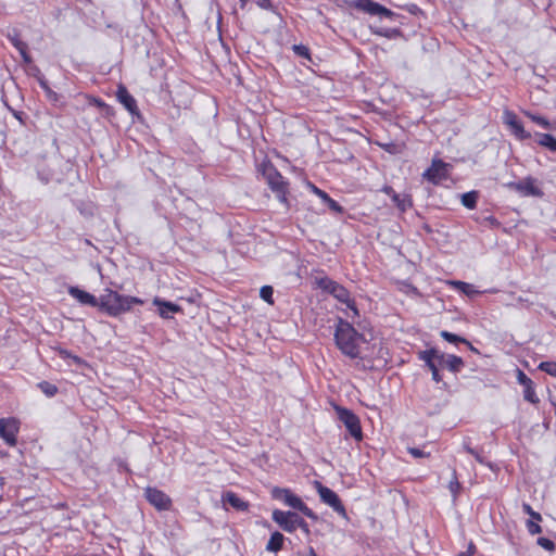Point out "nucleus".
Segmentation results:
<instances>
[{"instance_id": "7ed1b4c3", "label": "nucleus", "mask_w": 556, "mask_h": 556, "mask_svg": "<svg viewBox=\"0 0 556 556\" xmlns=\"http://www.w3.org/2000/svg\"><path fill=\"white\" fill-rule=\"evenodd\" d=\"M318 288L323 291L331 294L334 299L340 301L341 303L346 304L348 308H350L354 315H358V309L356 307L355 301L351 299L350 291L339 282L328 278L321 277L316 280Z\"/></svg>"}, {"instance_id": "aec40b11", "label": "nucleus", "mask_w": 556, "mask_h": 556, "mask_svg": "<svg viewBox=\"0 0 556 556\" xmlns=\"http://www.w3.org/2000/svg\"><path fill=\"white\" fill-rule=\"evenodd\" d=\"M353 5L369 15H377L379 3L372 0H355Z\"/></svg>"}, {"instance_id": "09e8293b", "label": "nucleus", "mask_w": 556, "mask_h": 556, "mask_svg": "<svg viewBox=\"0 0 556 556\" xmlns=\"http://www.w3.org/2000/svg\"><path fill=\"white\" fill-rule=\"evenodd\" d=\"M256 4H257V7H260L261 9H264V10L273 9V3L270 0H256Z\"/></svg>"}, {"instance_id": "cd10ccee", "label": "nucleus", "mask_w": 556, "mask_h": 556, "mask_svg": "<svg viewBox=\"0 0 556 556\" xmlns=\"http://www.w3.org/2000/svg\"><path fill=\"white\" fill-rule=\"evenodd\" d=\"M439 352L440 351L435 349L426 350L419 353V358L424 361L427 366H430L437 362Z\"/></svg>"}, {"instance_id": "603ef678", "label": "nucleus", "mask_w": 556, "mask_h": 556, "mask_svg": "<svg viewBox=\"0 0 556 556\" xmlns=\"http://www.w3.org/2000/svg\"><path fill=\"white\" fill-rule=\"evenodd\" d=\"M239 1L241 2V7L243 8L248 3L249 0H239Z\"/></svg>"}, {"instance_id": "f257e3e1", "label": "nucleus", "mask_w": 556, "mask_h": 556, "mask_svg": "<svg viewBox=\"0 0 556 556\" xmlns=\"http://www.w3.org/2000/svg\"><path fill=\"white\" fill-rule=\"evenodd\" d=\"M365 341L364 336L359 333L349 321L339 318L334 330V342L337 348L345 356L354 359L361 354L359 343Z\"/></svg>"}, {"instance_id": "c85d7f7f", "label": "nucleus", "mask_w": 556, "mask_h": 556, "mask_svg": "<svg viewBox=\"0 0 556 556\" xmlns=\"http://www.w3.org/2000/svg\"><path fill=\"white\" fill-rule=\"evenodd\" d=\"M38 388L40 391L46 394L48 397H52L58 393V388L55 384L49 381H41L38 383Z\"/></svg>"}, {"instance_id": "bb28decb", "label": "nucleus", "mask_w": 556, "mask_h": 556, "mask_svg": "<svg viewBox=\"0 0 556 556\" xmlns=\"http://www.w3.org/2000/svg\"><path fill=\"white\" fill-rule=\"evenodd\" d=\"M392 201L401 212H405L408 207L412 206V200L408 197H402L399 193L393 194Z\"/></svg>"}, {"instance_id": "e433bc0d", "label": "nucleus", "mask_w": 556, "mask_h": 556, "mask_svg": "<svg viewBox=\"0 0 556 556\" xmlns=\"http://www.w3.org/2000/svg\"><path fill=\"white\" fill-rule=\"evenodd\" d=\"M464 448L466 450L467 453L472 455L480 464H486L485 458L481 455L480 452H478L477 450L470 447L467 444L464 445Z\"/></svg>"}, {"instance_id": "423d86ee", "label": "nucleus", "mask_w": 556, "mask_h": 556, "mask_svg": "<svg viewBox=\"0 0 556 556\" xmlns=\"http://www.w3.org/2000/svg\"><path fill=\"white\" fill-rule=\"evenodd\" d=\"M337 414L339 420L345 426L350 435L353 437L356 441H362L363 431L359 418L352 410L343 407H337Z\"/></svg>"}, {"instance_id": "6e6552de", "label": "nucleus", "mask_w": 556, "mask_h": 556, "mask_svg": "<svg viewBox=\"0 0 556 556\" xmlns=\"http://www.w3.org/2000/svg\"><path fill=\"white\" fill-rule=\"evenodd\" d=\"M315 484L320 500L325 504L329 505L334 511L345 517L346 511L338 494L331 489L323 485L320 482H316Z\"/></svg>"}, {"instance_id": "ea45409f", "label": "nucleus", "mask_w": 556, "mask_h": 556, "mask_svg": "<svg viewBox=\"0 0 556 556\" xmlns=\"http://www.w3.org/2000/svg\"><path fill=\"white\" fill-rule=\"evenodd\" d=\"M293 51L299 56H303V58H308L309 56V49L306 46H304V45H294L293 46Z\"/></svg>"}, {"instance_id": "412c9836", "label": "nucleus", "mask_w": 556, "mask_h": 556, "mask_svg": "<svg viewBox=\"0 0 556 556\" xmlns=\"http://www.w3.org/2000/svg\"><path fill=\"white\" fill-rule=\"evenodd\" d=\"M285 536L282 533L276 531L270 535L269 541L266 544V551L277 553L282 549Z\"/></svg>"}, {"instance_id": "0eeeda50", "label": "nucleus", "mask_w": 556, "mask_h": 556, "mask_svg": "<svg viewBox=\"0 0 556 556\" xmlns=\"http://www.w3.org/2000/svg\"><path fill=\"white\" fill-rule=\"evenodd\" d=\"M536 180L532 177H526L519 181H511L507 184V187L511 190L517 191L522 197H543V191L535 185Z\"/></svg>"}, {"instance_id": "c03bdc74", "label": "nucleus", "mask_w": 556, "mask_h": 556, "mask_svg": "<svg viewBox=\"0 0 556 556\" xmlns=\"http://www.w3.org/2000/svg\"><path fill=\"white\" fill-rule=\"evenodd\" d=\"M18 52H20L24 63L30 64L33 62V58L28 53V48H24L23 50H18Z\"/></svg>"}, {"instance_id": "1a4fd4ad", "label": "nucleus", "mask_w": 556, "mask_h": 556, "mask_svg": "<svg viewBox=\"0 0 556 556\" xmlns=\"http://www.w3.org/2000/svg\"><path fill=\"white\" fill-rule=\"evenodd\" d=\"M147 501L154 506L157 510H169L172 507L170 497L156 488L148 486L144 490Z\"/></svg>"}, {"instance_id": "37998d69", "label": "nucleus", "mask_w": 556, "mask_h": 556, "mask_svg": "<svg viewBox=\"0 0 556 556\" xmlns=\"http://www.w3.org/2000/svg\"><path fill=\"white\" fill-rule=\"evenodd\" d=\"M377 15H380V16H384V17H388V18H391L393 17L395 14L394 12H392L391 10H389L388 8L379 4V8H378V11H377Z\"/></svg>"}, {"instance_id": "393cba45", "label": "nucleus", "mask_w": 556, "mask_h": 556, "mask_svg": "<svg viewBox=\"0 0 556 556\" xmlns=\"http://www.w3.org/2000/svg\"><path fill=\"white\" fill-rule=\"evenodd\" d=\"M477 200H478L477 191L466 192L462 195V204L469 210L476 208Z\"/></svg>"}, {"instance_id": "4be33fe9", "label": "nucleus", "mask_w": 556, "mask_h": 556, "mask_svg": "<svg viewBox=\"0 0 556 556\" xmlns=\"http://www.w3.org/2000/svg\"><path fill=\"white\" fill-rule=\"evenodd\" d=\"M7 38L17 51L23 50L24 48H28L27 43L21 40V33L16 28L9 29L7 31Z\"/></svg>"}, {"instance_id": "4c0bfd02", "label": "nucleus", "mask_w": 556, "mask_h": 556, "mask_svg": "<svg viewBox=\"0 0 556 556\" xmlns=\"http://www.w3.org/2000/svg\"><path fill=\"white\" fill-rule=\"evenodd\" d=\"M407 452L415 458L429 457L430 453L418 447H407Z\"/></svg>"}, {"instance_id": "58836bf2", "label": "nucleus", "mask_w": 556, "mask_h": 556, "mask_svg": "<svg viewBox=\"0 0 556 556\" xmlns=\"http://www.w3.org/2000/svg\"><path fill=\"white\" fill-rule=\"evenodd\" d=\"M324 203H326L332 212H336L339 214L343 213V207L337 201H334L332 198L329 197Z\"/></svg>"}, {"instance_id": "f03ea898", "label": "nucleus", "mask_w": 556, "mask_h": 556, "mask_svg": "<svg viewBox=\"0 0 556 556\" xmlns=\"http://www.w3.org/2000/svg\"><path fill=\"white\" fill-rule=\"evenodd\" d=\"M143 300L137 296L123 295L111 289H105L98 299V307L109 316H119L131 309L132 305H142Z\"/></svg>"}, {"instance_id": "b1692460", "label": "nucleus", "mask_w": 556, "mask_h": 556, "mask_svg": "<svg viewBox=\"0 0 556 556\" xmlns=\"http://www.w3.org/2000/svg\"><path fill=\"white\" fill-rule=\"evenodd\" d=\"M538 143L556 152V138L549 134H539Z\"/></svg>"}, {"instance_id": "a878e982", "label": "nucleus", "mask_w": 556, "mask_h": 556, "mask_svg": "<svg viewBox=\"0 0 556 556\" xmlns=\"http://www.w3.org/2000/svg\"><path fill=\"white\" fill-rule=\"evenodd\" d=\"M452 285L458 289L460 292H463L464 294L468 295V296H473L476 294L479 293V291H477L473 287V285L471 283H467V282H464V281H452Z\"/></svg>"}, {"instance_id": "a19ab883", "label": "nucleus", "mask_w": 556, "mask_h": 556, "mask_svg": "<svg viewBox=\"0 0 556 556\" xmlns=\"http://www.w3.org/2000/svg\"><path fill=\"white\" fill-rule=\"evenodd\" d=\"M538 544L546 551H553L555 548V543L547 538H539Z\"/></svg>"}, {"instance_id": "4468645a", "label": "nucleus", "mask_w": 556, "mask_h": 556, "mask_svg": "<svg viewBox=\"0 0 556 556\" xmlns=\"http://www.w3.org/2000/svg\"><path fill=\"white\" fill-rule=\"evenodd\" d=\"M437 362L440 367L447 368L450 371L455 374L459 372L464 367L463 358L453 354L439 352Z\"/></svg>"}, {"instance_id": "9b49d317", "label": "nucleus", "mask_w": 556, "mask_h": 556, "mask_svg": "<svg viewBox=\"0 0 556 556\" xmlns=\"http://www.w3.org/2000/svg\"><path fill=\"white\" fill-rule=\"evenodd\" d=\"M447 164L442 160H433L431 166L422 174L424 178L433 185H439L448 176Z\"/></svg>"}, {"instance_id": "dca6fc26", "label": "nucleus", "mask_w": 556, "mask_h": 556, "mask_svg": "<svg viewBox=\"0 0 556 556\" xmlns=\"http://www.w3.org/2000/svg\"><path fill=\"white\" fill-rule=\"evenodd\" d=\"M116 97L129 113H138L137 102L124 85L117 87Z\"/></svg>"}, {"instance_id": "473e14b6", "label": "nucleus", "mask_w": 556, "mask_h": 556, "mask_svg": "<svg viewBox=\"0 0 556 556\" xmlns=\"http://www.w3.org/2000/svg\"><path fill=\"white\" fill-rule=\"evenodd\" d=\"M448 489H450V491H451V493L453 494L454 497H456L457 494L459 493L460 483L458 482L455 469L453 470V478H452V480L448 483Z\"/></svg>"}, {"instance_id": "5701e85b", "label": "nucleus", "mask_w": 556, "mask_h": 556, "mask_svg": "<svg viewBox=\"0 0 556 556\" xmlns=\"http://www.w3.org/2000/svg\"><path fill=\"white\" fill-rule=\"evenodd\" d=\"M440 336L450 343H465L470 348V350L477 352V349H475L472 344L463 337H459L446 330L441 331Z\"/></svg>"}, {"instance_id": "9d476101", "label": "nucleus", "mask_w": 556, "mask_h": 556, "mask_svg": "<svg viewBox=\"0 0 556 556\" xmlns=\"http://www.w3.org/2000/svg\"><path fill=\"white\" fill-rule=\"evenodd\" d=\"M271 518L283 531L293 533L299 515L294 511L275 509L271 514Z\"/></svg>"}, {"instance_id": "79ce46f5", "label": "nucleus", "mask_w": 556, "mask_h": 556, "mask_svg": "<svg viewBox=\"0 0 556 556\" xmlns=\"http://www.w3.org/2000/svg\"><path fill=\"white\" fill-rule=\"evenodd\" d=\"M429 369L431 370V374H432V379L435 381V382H440L442 380V377L439 372V364L438 362L431 364L430 366H428Z\"/></svg>"}, {"instance_id": "2f4dec72", "label": "nucleus", "mask_w": 556, "mask_h": 556, "mask_svg": "<svg viewBox=\"0 0 556 556\" xmlns=\"http://www.w3.org/2000/svg\"><path fill=\"white\" fill-rule=\"evenodd\" d=\"M273 293L274 289L270 286H264L260 290V296L269 304L274 303Z\"/></svg>"}, {"instance_id": "72a5a7b5", "label": "nucleus", "mask_w": 556, "mask_h": 556, "mask_svg": "<svg viewBox=\"0 0 556 556\" xmlns=\"http://www.w3.org/2000/svg\"><path fill=\"white\" fill-rule=\"evenodd\" d=\"M38 81H39V85L40 87L46 91L48 98L52 99V100H56L58 98V94L56 92H54L48 85V81L45 79V77H39L38 78Z\"/></svg>"}, {"instance_id": "f8f14e48", "label": "nucleus", "mask_w": 556, "mask_h": 556, "mask_svg": "<svg viewBox=\"0 0 556 556\" xmlns=\"http://www.w3.org/2000/svg\"><path fill=\"white\" fill-rule=\"evenodd\" d=\"M18 432V422L14 418L0 419V437L10 446L16 444V434Z\"/></svg>"}, {"instance_id": "7c9ffc66", "label": "nucleus", "mask_w": 556, "mask_h": 556, "mask_svg": "<svg viewBox=\"0 0 556 556\" xmlns=\"http://www.w3.org/2000/svg\"><path fill=\"white\" fill-rule=\"evenodd\" d=\"M538 368L552 377H556V362H541Z\"/></svg>"}, {"instance_id": "f704fd0d", "label": "nucleus", "mask_w": 556, "mask_h": 556, "mask_svg": "<svg viewBox=\"0 0 556 556\" xmlns=\"http://www.w3.org/2000/svg\"><path fill=\"white\" fill-rule=\"evenodd\" d=\"M527 529H528L529 533L532 534V535L539 534V533L542 532V528L539 525V521H535V520H532V519H529L527 521Z\"/></svg>"}, {"instance_id": "6ab92c4d", "label": "nucleus", "mask_w": 556, "mask_h": 556, "mask_svg": "<svg viewBox=\"0 0 556 556\" xmlns=\"http://www.w3.org/2000/svg\"><path fill=\"white\" fill-rule=\"evenodd\" d=\"M223 503L230 505L232 508L239 511H245L249 508L248 502L243 501L231 491H228L223 495Z\"/></svg>"}, {"instance_id": "39448f33", "label": "nucleus", "mask_w": 556, "mask_h": 556, "mask_svg": "<svg viewBox=\"0 0 556 556\" xmlns=\"http://www.w3.org/2000/svg\"><path fill=\"white\" fill-rule=\"evenodd\" d=\"M260 170L271 191H283L285 186H289L288 181L278 172L274 164L269 161H265L261 164Z\"/></svg>"}, {"instance_id": "2eb2a0df", "label": "nucleus", "mask_w": 556, "mask_h": 556, "mask_svg": "<svg viewBox=\"0 0 556 556\" xmlns=\"http://www.w3.org/2000/svg\"><path fill=\"white\" fill-rule=\"evenodd\" d=\"M517 380L523 387L525 400L532 404L539 403L532 380L521 370H518Z\"/></svg>"}, {"instance_id": "ddd939ff", "label": "nucleus", "mask_w": 556, "mask_h": 556, "mask_svg": "<svg viewBox=\"0 0 556 556\" xmlns=\"http://www.w3.org/2000/svg\"><path fill=\"white\" fill-rule=\"evenodd\" d=\"M504 123L509 126L511 132L519 140L531 138V134L526 131L517 115L511 111H505L503 116Z\"/></svg>"}, {"instance_id": "c9c22d12", "label": "nucleus", "mask_w": 556, "mask_h": 556, "mask_svg": "<svg viewBox=\"0 0 556 556\" xmlns=\"http://www.w3.org/2000/svg\"><path fill=\"white\" fill-rule=\"evenodd\" d=\"M522 510L526 514H528L531 517L532 520H535V521H541L542 520V516L539 513L534 511L529 504L523 503L522 504Z\"/></svg>"}, {"instance_id": "20e7f679", "label": "nucleus", "mask_w": 556, "mask_h": 556, "mask_svg": "<svg viewBox=\"0 0 556 556\" xmlns=\"http://www.w3.org/2000/svg\"><path fill=\"white\" fill-rule=\"evenodd\" d=\"M271 496L275 500L283 502L287 506L301 511L304 516L317 520L316 514L290 489L274 488Z\"/></svg>"}, {"instance_id": "c756f323", "label": "nucleus", "mask_w": 556, "mask_h": 556, "mask_svg": "<svg viewBox=\"0 0 556 556\" xmlns=\"http://www.w3.org/2000/svg\"><path fill=\"white\" fill-rule=\"evenodd\" d=\"M525 115L529 117L533 123L540 125L545 129H548L551 127V123L543 116L535 115L531 112H525Z\"/></svg>"}, {"instance_id": "f3484780", "label": "nucleus", "mask_w": 556, "mask_h": 556, "mask_svg": "<svg viewBox=\"0 0 556 556\" xmlns=\"http://www.w3.org/2000/svg\"><path fill=\"white\" fill-rule=\"evenodd\" d=\"M68 294L81 304L98 307V299L91 293L79 289L78 287H70Z\"/></svg>"}, {"instance_id": "49530a36", "label": "nucleus", "mask_w": 556, "mask_h": 556, "mask_svg": "<svg viewBox=\"0 0 556 556\" xmlns=\"http://www.w3.org/2000/svg\"><path fill=\"white\" fill-rule=\"evenodd\" d=\"M274 193H276L278 200L283 203V204H287V193H288V186H285L283 188V191H274Z\"/></svg>"}, {"instance_id": "8fccbe9b", "label": "nucleus", "mask_w": 556, "mask_h": 556, "mask_svg": "<svg viewBox=\"0 0 556 556\" xmlns=\"http://www.w3.org/2000/svg\"><path fill=\"white\" fill-rule=\"evenodd\" d=\"M314 188V192L325 202L328 198H329V194L327 192H325L324 190H320L318 189L317 187H313Z\"/></svg>"}, {"instance_id": "3c124183", "label": "nucleus", "mask_w": 556, "mask_h": 556, "mask_svg": "<svg viewBox=\"0 0 556 556\" xmlns=\"http://www.w3.org/2000/svg\"><path fill=\"white\" fill-rule=\"evenodd\" d=\"M381 191L388 195L391 197V199L393 198V194H396V192L394 191V189L391 187V186H383V188L381 189Z\"/></svg>"}, {"instance_id": "de8ad7c7", "label": "nucleus", "mask_w": 556, "mask_h": 556, "mask_svg": "<svg viewBox=\"0 0 556 556\" xmlns=\"http://www.w3.org/2000/svg\"><path fill=\"white\" fill-rule=\"evenodd\" d=\"M475 553H476V545L473 544V542H470L468 544L467 551L457 554V556H472Z\"/></svg>"}, {"instance_id": "a211bd4d", "label": "nucleus", "mask_w": 556, "mask_h": 556, "mask_svg": "<svg viewBox=\"0 0 556 556\" xmlns=\"http://www.w3.org/2000/svg\"><path fill=\"white\" fill-rule=\"evenodd\" d=\"M153 304L159 307V314L163 318H170L172 314L181 311L180 306H178L177 304L165 300H161L159 298H155L153 300Z\"/></svg>"}, {"instance_id": "a18cd8bd", "label": "nucleus", "mask_w": 556, "mask_h": 556, "mask_svg": "<svg viewBox=\"0 0 556 556\" xmlns=\"http://www.w3.org/2000/svg\"><path fill=\"white\" fill-rule=\"evenodd\" d=\"M300 528L302 529L305 533H309V528H308V525L305 522V520L299 516L298 518V521H296V525H295V530Z\"/></svg>"}]
</instances>
